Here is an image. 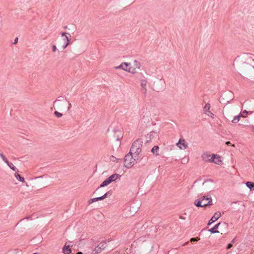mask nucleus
<instances>
[{
	"mask_svg": "<svg viewBox=\"0 0 254 254\" xmlns=\"http://www.w3.org/2000/svg\"><path fill=\"white\" fill-rule=\"evenodd\" d=\"M254 55L245 53L241 56H238L236 60H240L243 64V67L249 70L254 69Z\"/></svg>",
	"mask_w": 254,
	"mask_h": 254,
	"instance_id": "obj_1",
	"label": "nucleus"
},
{
	"mask_svg": "<svg viewBox=\"0 0 254 254\" xmlns=\"http://www.w3.org/2000/svg\"><path fill=\"white\" fill-rule=\"evenodd\" d=\"M194 204L197 207H203L212 205L213 202L211 196L206 195L195 200Z\"/></svg>",
	"mask_w": 254,
	"mask_h": 254,
	"instance_id": "obj_2",
	"label": "nucleus"
},
{
	"mask_svg": "<svg viewBox=\"0 0 254 254\" xmlns=\"http://www.w3.org/2000/svg\"><path fill=\"white\" fill-rule=\"evenodd\" d=\"M142 143L143 142L139 139L135 140L132 143L129 151L130 153H133L134 154L135 158L138 156L141 152V148L142 146Z\"/></svg>",
	"mask_w": 254,
	"mask_h": 254,
	"instance_id": "obj_3",
	"label": "nucleus"
},
{
	"mask_svg": "<svg viewBox=\"0 0 254 254\" xmlns=\"http://www.w3.org/2000/svg\"><path fill=\"white\" fill-rule=\"evenodd\" d=\"M54 106H56L57 108L62 111L65 109L66 108V103L64 101V98L63 96H60L58 98L54 101Z\"/></svg>",
	"mask_w": 254,
	"mask_h": 254,
	"instance_id": "obj_4",
	"label": "nucleus"
},
{
	"mask_svg": "<svg viewBox=\"0 0 254 254\" xmlns=\"http://www.w3.org/2000/svg\"><path fill=\"white\" fill-rule=\"evenodd\" d=\"M133 154L129 151L125 157L124 164L127 168H130L134 164L135 159L132 156Z\"/></svg>",
	"mask_w": 254,
	"mask_h": 254,
	"instance_id": "obj_5",
	"label": "nucleus"
},
{
	"mask_svg": "<svg viewBox=\"0 0 254 254\" xmlns=\"http://www.w3.org/2000/svg\"><path fill=\"white\" fill-rule=\"evenodd\" d=\"M107 246V243L105 241L101 242L97 247H96L94 251L93 254H98L100 253L102 250H104Z\"/></svg>",
	"mask_w": 254,
	"mask_h": 254,
	"instance_id": "obj_6",
	"label": "nucleus"
},
{
	"mask_svg": "<svg viewBox=\"0 0 254 254\" xmlns=\"http://www.w3.org/2000/svg\"><path fill=\"white\" fill-rule=\"evenodd\" d=\"M217 155L215 154H213L211 156V155L208 154V153H205L202 155L201 157L204 161L211 162L212 159H214V158Z\"/></svg>",
	"mask_w": 254,
	"mask_h": 254,
	"instance_id": "obj_7",
	"label": "nucleus"
},
{
	"mask_svg": "<svg viewBox=\"0 0 254 254\" xmlns=\"http://www.w3.org/2000/svg\"><path fill=\"white\" fill-rule=\"evenodd\" d=\"M227 224L225 222L223 223H218V224H216L213 228L210 229L209 230V231L211 233H219V232L217 230V229L218 228L219 226H226Z\"/></svg>",
	"mask_w": 254,
	"mask_h": 254,
	"instance_id": "obj_8",
	"label": "nucleus"
},
{
	"mask_svg": "<svg viewBox=\"0 0 254 254\" xmlns=\"http://www.w3.org/2000/svg\"><path fill=\"white\" fill-rule=\"evenodd\" d=\"M147 84V81L146 80L141 79L140 80L141 91L144 95H146V93H147V89H146Z\"/></svg>",
	"mask_w": 254,
	"mask_h": 254,
	"instance_id": "obj_9",
	"label": "nucleus"
},
{
	"mask_svg": "<svg viewBox=\"0 0 254 254\" xmlns=\"http://www.w3.org/2000/svg\"><path fill=\"white\" fill-rule=\"evenodd\" d=\"M177 145L178 146L179 148L181 149H185L187 148L188 145L185 142V139H180L179 142L177 143Z\"/></svg>",
	"mask_w": 254,
	"mask_h": 254,
	"instance_id": "obj_10",
	"label": "nucleus"
},
{
	"mask_svg": "<svg viewBox=\"0 0 254 254\" xmlns=\"http://www.w3.org/2000/svg\"><path fill=\"white\" fill-rule=\"evenodd\" d=\"M220 216L221 213L220 212L217 211L215 212L214 215L211 217V219L210 220L209 222L208 223V225H209L213 222L216 221L218 218H220Z\"/></svg>",
	"mask_w": 254,
	"mask_h": 254,
	"instance_id": "obj_11",
	"label": "nucleus"
},
{
	"mask_svg": "<svg viewBox=\"0 0 254 254\" xmlns=\"http://www.w3.org/2000/svg\"><path fill=\"white\" fill-rule=\"evenodd\" d=\"M114 136L116 140H120L123 137V134L120 130H115Z\"/></svg>",
	"mask_w": 254,
	"mask_h": 254,
	"instance_id": "obj_12",
	"label": "nucleus"
},
{
	"mask_svg": "<svg viewBox=\"0 0 254 254\" xmlns=\"http://www.w3.org/2000/svg\"><path fill=\"white\" fill-rule=\"evenodd\" d=\"M112 182V181H111V180L110 178V177H108L104 181H103V182L100 185V186L96 190H97L100 188H102L108 186Z\"/></svg>",
	"mask_w": 254,
	"mask_h": 254,
	"instance_id": "obj_13",
	"label": "nucleus"
},
{
	"mask_svg": "<svg viewBox=\"0 0 254 254\" xmlns=\"http://www.w3.org/2000/svg\"><path fill=\"white\" fill-rule=\"evenodd\" d=\"M129 64L127 63H123L120 65L116 66V69H122L125 71H127V67L129 65Z\"/></svg>",
	"mask_w": 254,
	"mask_h": 254,
	"instance_id": "obj_14",
	"label": "nucleus"
},
{
	"mask_svg": "<svg viewBox=\"0 0 254 254\" xmlns=\"http://www.w3.org/2000/svg\"><path fill=\"white\" fill-rule=\"evenodd\" d=\"M63 252L64 254H69L71 252V250L69 246L65 245L63 249Z\"/></svg>",
	"mask_w": 254,
	"mask_h": 254,
	"instance_id": "obj_15",
	"label": "nucleus"
},
{
	"mask_svg": "<svg viewBox=\"0 0 254 254\" xmlns=\"http://www.w3.org/2000/svg\"><path fill=\"white\" fill-rule=\"evenodd\" d=\"M211 162H214L215 164L220 165L222 163L220 157L217 155L214 159H212Z\"/></svg>",
	"mask_w": 254,
	"mask_h": 254,
	"instance_id": "obj_16",
	"label": "nucleus"
},
{
	"mask_svg": "<svg viewBox=\"0 0 254 254\" xmlns=\"http://www.w3.org/2000/svg\"><path fill=\"white\" fill-rule=\"evenodd\" d=\"M210 105L209 103H206L204 108H203V112L204 113L206 114L208 112H210Z\"/></svg>",
	"mask_w": 254,
	"mask_h": 254,
	"instance_id": "obj_17",
	"label": "nucleus"
},
{
	"mask_svg": "<svg viewBox=\"0 0 254 254\" xmlns=\"http://www.w3.org/2000/svg\"><path fill=\"white\" fill-rule=\"evenodd\" d=\"M159 147L158 146H154L151 149V152L156 156H158L159 154L158 153Z\"/></svg>",
	"mask_w": 254,
	"mask_h": 254,
	"instance_id": "obj_18",
	"label": "nucleus"
},
{
	"mask_svg": "<svg viewBox=\"0 0 254 254\" xmlns=\"http://www.w3.org/2000/svg\"><path fill=\"white\" fill-rule=\"evenodd\" d=\"M121 177V175H120L118 174H114L110 176L109 177L111 180V181H115L117 179Z\"/></svg>",
	"mask_w": 254,
	"mask_h": 254,
	"instance_id": "obj_19",
	"label": "nucleus"
},
{
	"mask_svg": "<svg viewBox=\"0 0 254 254\" xmlns=\"http://www.w3.org/2000/svg\"><path fill=\"white\" fill-rule=\"evenodd\" d=\"M246 185L250 190H254V183L252 182H247L246 183Z\"/></svg>",
	"mask_w": 254,
	"mask_h": 254,
	"instance_id": "obj_20",
	"label": "nucleus"
},
{
	"mask_svg": "<svg viewBox=\"0 0 254 254\" xmlns=\"http://www.w3.org/2000/svg\"><path fill=\"white\" fill-rule=\"evenodd\" d=\"M102 200L101 197V196H100V197H96V198H91L88 200V202L89 204H91L95 201H97L98 200Z\"/></svg>",
	"mask_w": 254,
	"mask_h": 254,
	"instance_id": "obj_21",
	"label": "nucleus"
},
{
	"mask_svg": "<svg viewBox=\"0 0 254 254\" xmlns=\"http://www.w3.org/2000/svg\"><path fill=\"white\" fill-rule=\"evenodd\" d=\"M14 176L18 181L22 182L24 181V178L21 177L18 173H15Z\"/></svg>",
	"mask_w": 254,
	"mask_h": 254,
	"instance_id": "obj_22",
	"label": "nucleus"
},
{
	"mask_svg": "<svg viewBox=\"0 0 254 254\" xmlns=\"http://www.w3.org/2000/svg\"><path fill=\"white\" fill-rule=\"evenodd\" d=\"M8 166V167L11 169L13 171H16L17 170V168H16V167L14 166V165L11 162H9L8 161V163H6Z\"/></svg>",
	"mask_w": 254,
	"mask_h": 254,
	"instance_id": "obj_23",
	"label": "nucleus"
},
{
	"mask_svg": "<svg viewBox=\"0 0 254 254\" xmlns=\"http://www.w3.org/2000/svg\"><path fill=\"white\" fill-rule=\"evenodd\" d=\"M127 71L132 73H135L136 72V68H132L131 67H130L129 68L127 69Z\"/></svg>",
	"mask_w": 254,
	"mask_h": 254,
	"instance_id": "obj_24",
	"label": "nucleus"
},
{
	"mask_svg": "<svg viewBox=\"0 0 254 254\" xmlns=\"http://www.w3.org/2000/svg\"><path fill=\"white\" fill-rule=\"evenodd\" d=\"M0 157L5 163H8V160L2 153H0Z\"/></svg>",
	"mask_w": 254,
	"mask_h": 254,
	"instance_id": "obj_25",
	"label": "nucleus"
},
{
	"mask_svg": "<svg viewBox=\"0 0 254 254\" xmlns=\"http://www.w3.org/2000/svg\"><path fill=\"white\" fill-rule=\"evenodd\" d=\"M240 120L239 117H238L237 116L234 117L233 120L232 121V122L233 123H237Z\"/></svg>",
	"mask_w": 254,
	"mask_h": 254,
	"instance_id": "obj_26",
	"label": "nucleus"
},
{
	"mask_svg": "<svg viewBox=\"0 0 254 254\" xmlns=\"http://www.w3.org/2000/svg\"><path fill=\"white\" fill-rule=\"evenodd\" d=\"M134 65L135 66V68H137V69H139L140 68V63L138 61L135 60L134 61Z\"/></svg>",
	"mask_w": 254,
	"mask_h": 254,
	"instance_id": "obj_27",
	"label": "nucleus"
},
{
	"mask_svg": "<svg viewBox=\"0 0 254 254\" xmlns=\"http://www.w3.org/2000/svg\"><path fill=\"white\" fill-rule=\"evenodd\" d=\"M200 240V238H198V237H196V238H191L190 239V242L191 243H193V242H197L198 241H199Z\"/></svg>",
	"mask_w": 254,
	"mask_h": 254,
	"instance_id": "obj_28",
	"label": "nucleus"
},
{
	"mask_svg": "<svg viewBox=\"0 0 254 254\" xmlns=\"http://www.w3.org/2000/svg\"><path fill=\"white\" fill-rule=\"evenodd\" d=\"M54 115L58 118H61L63 116V114L58 111H55Z\"/></svg>",
	"mask_w": 254,
	"mask_h": 254,
	"instance_id": "obj_29",
	"label": "nucleus"
},
{
	"mask_svg": "<svg viewBox=\"0 0 254 254\" xmlns=\"http://www.w3.org/2000/svg\"><path fill=\"white\" fill-rule=\"evenodd\" d=\"M110 193V191H108L106 193H105L103 195L101 196V199L102 200L105 199V198H106L107 197V195Z\"/></svg>",
	"mask_w": 254,
	"mask_h": 254,
	"instance_id": "obj_30",
	"label": "nucleus"
},
{
	"mask_svg": "<svg viewBox=\"0 0 254 254\" xmlns=\"http://www.w3.org/2000/svg\"><path fill=\"white\" fill-rule=\"evenodd\" d=\"M63 41L64 43H66V42L69 43V40L68 37L67 36H65V37H64V38L63 39Z\"/></svg>",
	"mask_w": 254,
	"mask_h": 254,
	"instance_id": "obj_31",
	"label": "nucleus"
},
{
	"mask_svg": "<svg viewBox=\"0 0 254 254\" xmlns=\"http://www.w3.org/2000/svg\"><path fill=\"white\" fill-rule=\"evenodd\" d=\"M57 50V47L55 45L52 46V51L53 52H56Z\"/></svg>",
	"mask_w": 254,
	"mask_h": 254,
	"instance_id": "obj_32",
	"label": "nucleus"
},
{
	"mask_svg": "<svg viewBox=\"0 0 254 254\" xmlns=\"http://www.w3.org/2000/svg\"><path fill=\"white\" fill-rule=\"evenodd\" d=\"M68 44H69V43H67V42H66V43H64V45H63V49H65V48L67 47V46L68 45Z\"/></svg>",
	"mask_w": 254,
	"mask_h": 254,
	"instance_id": "obj_33",
	"label": "nucleus"
},
{
	"mask_svg": "<svg viewBox=\"0 0 254 254\" xmlns=\"http://www.w3.org/2000/svg\"><path fill=\"white\" fill-rule=\"evenodd\" d=\"M206 115L211 118H213L214 114L211 111L206 114Z\"/></svg>",
	"mask_w": 254,
	"mask_h": 254,
	"instance_id": "obj_34",
	"label": "nucleus"
},
{
	"mask_svg": "<svg viewBox=\"0 0 254 254\" xmlns=\"http://www.w3.org/2000/svg\"><path fill=\"white\" fill-rule=\"evenodd\" d=\"M233 247V245L231 243L228 244L227 246V249H231L232 247Z\"/></svg>",
	"mask_w": 254,
	"mask_h": 254,
	"instance_id": "obj_35",
	"label": "nucleus"
},
{
	"mask_svg": "<svg viewBox=\"0 0 254 254\" xmlns=\"http://www.w3.org/2000/svg\"><path fill=\"white\" fill-rule=\"evenodd\" d=\"M66 34L69 35V36L70 37V35L69 34H68V33H65V32H63V33H61V35H62V36H64V37H65V36H66Z\"/></svg>",
	"mask_w": 254,
	"mask_h": 254,
	"instance_id": "obj_36",
	"label": "nucleus"
},
{
	"mask_svg": "<svg viewBox=\"0 0 254 254\" xmlns=\"http://www.w3.org/2000/svg\"><path fill=\"white\" fill-rule=\"evenodd\" d=\"M18 38L17 37H16L14 39V42H13V44H15L17 43L18 42Z\"/></svg>",
	"mask_w": 254,
	"mask_h": 254,
	"instance_id": "obj_37",
	"label": "nucleus"
},
{
	"mask_svg": "<svg viewBox=\"0 0 254 254\" xmlns=\"http://www.w3.org/2000/svg\"><path fill=\"white\" fill-rule=\"evenodd\" d=\"M249 113H250L251 114H252L253 113V111L252 112H249ZM243 113H245V114H248L249 113V112L247 111V110H244L243 111Z\"/></svg>",
	"mask_w": 254,
	"mask_h": 254,
	"instance_id": "obj_38",
	"label": "nucleus"
},
{
	"mask_svg": "<svg viewBox=\"0 0 254 254\" xmlns=\"http://www.w3.org/2000/svg\"><path fill=\"white\" fill-rule=\"evenodd\" d=\"M71 107V104L70 103H68V106L67 107V111H69Z\"/></svg>",
	"mask_w": 254,
	"mask_h": 254,
	"instance_id": "obj_39",
	"label": "nucleus"
},
{
	"mask_svg": "<svg viewBox=\"0 0 254 254\" xmlns=\"http://www.w3.org/2000/svg\"><path fill=\"white\" fill-rule=\"evenodd\" d=\"M238 117H239V118L240 119L241 117H244V116L243 115V114H239V115L237 116Z\"/></svg>",
	"mask_w": 254,
	"mask_h": 254,
	"instance_id": "obj_40",
	"label": "nucleus"
},
{
	"mask_svg": "<svg viewBox=\"0 0 254 254\" xmlns=\"http://www.w3.org/2000/svg\"><path fill=\"white\" fill-rule=\"evenodd\" d=\"M226 144L227 145H229L230 144H231V142L229 141L226 142Z\"/></svg>",
	"mask_w": 254,
	"mask_h": 254,
	"instance_id": "obj_41",
	"label": "nucleus"
},
{
	"mask_svg": "<svg viewBox=\"0 0 254 254\" xmlns=\"http://www.w3.org/2000/svg\"><path fill=\"white\" fill-rule=\"evenodd\" d=\"M188 244H189V242H186V243H185L183 244L182 246H186V245H188Z\"/></svg>",
	"mask_w": 254,
	"mask_h": 254,
	"instance_id": "obj_42",
	"label": "nucleus"
},
{
	"mask_svg": "<svg viewBox=\"0 0 254 254\" xmlns=\"http://www.w3.org/2000/svg\"><path fill=\"white\" fill-rule=\"evenodd\" d=\"M235 240H236V238H235L234 239H233L232 240V242H232V243H235Z\"/></svg>",
	"mask_w": 254,
	"mask_h": 254,
	"instance_id": "obj_43",
	"label": "nucleus"
},
{
	"mask_svg": "<svg viewBox=\"0 0 254 254\" xmlns=\"http://www.w3.org/2000/svg\"><path fill=\"white\" fill-rule=\"evenodd\" d=\"M77 254H82V253H81V252H78V253H77Z\"/></svg>",
	"mask_w": 254,
	"mask_h": 254,
	"instance_id": "obj_44",
	"label": "nucleus"
},
{
	"mask_svg": "<svg viewBox=\"0 0 254 254\" xmlns=\"http://www.w3.org/2000/svg\"><path fill=\"white\" fill-rule=\"evenodd\" d=\"M42 176H40V177H37V178H36V179H37V178H42Z\"/></svg>",
	"mask_w": 254,
	"mask_h": 254,
	"instance_id": "obj_45",
	"label": "nucleus"
},
{
	"mask_svg": "<svg viewBox=\"0 0 254 254\" xmlns=\"http://www.w3.org/2000/svg\"><path fill=\"white\" fill-rule=\"evenodd\" d=\"M232 146L234 147L235 145L234 144H232Z\"/></svg>",
	"mask_w": 254,
	"mask_h": 254,
	"instance_id": "obj_46",
	"label": "nucleus"
},
{
	"mask_svg": "<svg viewBox=\"0 0 254 254\" xmlns=\"http://www.w3.org/2000/svg\"><path fill=\"white\" fill-rule=\"evenodd\" d=\"M180 218L181 219H183V217L182 216H180Z\"/></svg>",
	"mask_w": 254,
	"mask_h": 254,
	"instance_id": "obj_47",
	"label": "nucleus"
},
{
	"mask_svg": "<svg viewBox=\"0 0 254 254\" xmlns=\"http://www.w3.org/2000/svg\"><path fill=\"white\" fill-rule=\"evenodd\" d=\"M37 254V253H34V254Z\"/></svg>",
	"mask_w": 254,
	"mask_h": 254,
	"instance_id": "obj_48",
	"label": "nucleus"
}]
</instances>
